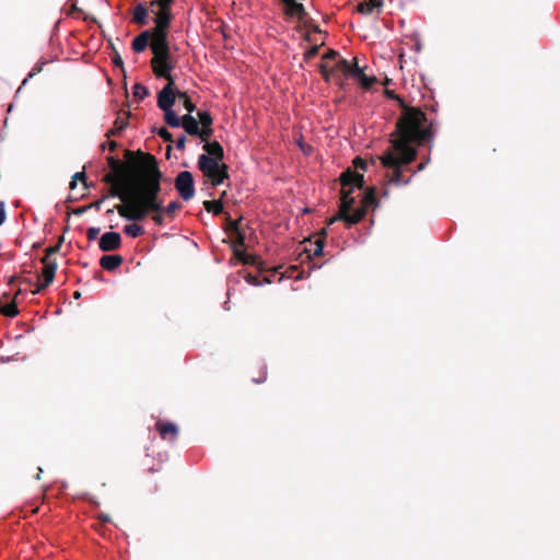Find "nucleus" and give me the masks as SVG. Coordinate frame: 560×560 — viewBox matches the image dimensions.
Returning a JSON list of instances; mask_svg holds the SVG:
<instances>
[{"mask_svg":"<svg viewBox=\"0 0 560 560\" xmlns=\"http://www.w3.org/2000/svg\"><path fill=\"white\" fill-rule=\"evenodd\" d=\"M124 232L131 237H138L141 234H143L144 231L141 225L132 223V224L125 225Z\"/></svg>","mask_w":560,"mask_h":560,"instance_id":"c85d7f7f","label":"nucleus"},{"mask_svg":"<svg viewBox=\"0 0 560 560\" xmlns=\"http://www.w3.org/2000/svg\"><path fill=\"white\" fill-rule=\"evenodd\" d=\"M151 10L155 14V28L153 31L168 32V27L173 19L172 9L156 8L155 10V8H151Z\"/></svg>","mask_w":560,"mask_h":560,"instance_id":"9d476101","label":"nucleus"},{"mask_svg":"<svg viewBox=\"0 0 560 560\" xmlns=\"http://www.w3.org/2000/svg\"><path fill=\"white\" fill-rule=\"evenodd\" d=\"M42 262L44 265V268H43L44 282L36 283L34 290H32L33 294L40 293L55 279V275H56V270H57V262L55 260H52L51 258H48V257H44L42 259Z\"/></svg>","mask_w":560,"mask_h":560,"instance_id":"0eeeda50","label":"nucleus"},{"mask_svg":"<svg viewBox=\"0 0 560 560\" xmlns=\"http://www.w3.org/2000/svg\"><path fill=\"white\" fill-rule=\"evenodd\" d=\"M101 232V229L100 228H95V226H91L86 230V237L88 240L91 242V241H94L97 238L98 234Z\"/></svg>","mask_w":560,"mask_h":560,"instance_id":"58836bf2","label":"nucleus"},{"mask_svg":"<svg viewBox=\"0 0 560 560\" xmlns=\"http://www.w3.org/2000/svg\"><path fill=\"white\" fill-rule=\"evenodd\" d=\"M185 144H186V136L185 135H180L176 141H175V148L177 150H184L185 149Z\"/></svg>","mask_w":560,"mask_h":560,"instance_id":"79ce46f5","label":"nucleus"},{"mask_svg":"<svg viewBox=\"0 0 560 560\" xmlns=\"http://www.w3.org/2000/svg\"><path fill=\"white\" fill-rule=\"evenodd\" d=\"M58 250H59V245L48 247V248L46 249V253H45V256H44V257H48V258H50V256H51V255H54V254H56Z\"/></svg>","mask_w":560,"mask_h":560,"instance_id":"de8ad7c7","label":"nucleus"},{"mask_svg":"<svg viewBox=\"0 0 560 560\" xmlns=\"http://www.w3.org/2000/svg\"><path fill=\"white\" fill-rule=\"evenodd\" d=\"M77 182H78V180H75V179H73V178L71 179V182H70V184H69V188H70L71 190H73V189L77 187Z\"/></svg>","mask_w":560,"mask_h":560,"instance_id":"13d9d810","label":"nucleus"},{"mask_svg":"<svg viewBox=\"0 0 560 560\" xmlns=\"http://www.w3.org/2000/svg\"><path fill=\"white\" fill-rule=\"evenodd\" d=\"M113 62L117 67H122L124 66V61H122V59H121V57L119 55H116L114 57Z\"/></svg>","mask_w":560,"mask_h":560,"instance_id":"8fccbe9b","label":"nucleus"},{"mask_svg":"<svg viewBox=\"0 0 560 560\" xmlns=\"http://www.w3.org/2000/svg\"><path fill=\"white\" fill-rule=\"evenodd\" d=\"M152 62L156 77L164 78L167 82L175 81L172 75V70L175 68V61L171 55L153 58Z\"/></svg>","mask_w":560,"mask_h":560,"instance_id":"39448f33","label":"nucleus"},{"mask_svg":"<svg viewBox=\"0 0 560 560\" xmlns=\"http://www.w3.org/2000/svg\"><path fill=\"white\" fill-rule=\"evenodd\" d=\"M150 38H151V31H149V30L143 31L138 36H136L132 39V44H131L133 51L142 52L147 48Z\"/></svg>","mask_w":560,"mask_h":560,"instance_id":"a211bd4d","label":"nucleus"},{"mask_svg":"<svg viewBox=\"0 0 560 560\" xmlns=\"http://www.w3.org/2000/svg\"><path fill=\"white\" fill-rule=\"evenodd\" d=\"M133 21L139 25L148 23V8L143 3L136 5L133 10Z\"/></svg>","mask_w":560,"mask_h":560,"instance_id":"4be33fe9","label":"nucleus"},{"mask_svg":"<svg viewBox=\"0 0 560 560\" xmlns=\"http://www.w3.org/2000/svg\"><path fill=\"white\" fill-rule=\"evenodd\" d=\"M156 430L163 440L174 441L178 434V428L173 422L156 423Z\"/></svg>","mask_w":560,"mask_h":560,"instance_id":"4468645a","label":"nucleus"},{"mask_svg":"<svg viewBox=\"0 0 560 560\" xmlns=\"http://www.w3.org/2000/svg\"><path fill=\"white\" fill-rule=\"evenodd\" d=\"M203 150L211 158H217L220 161L223 159V147L218 141L205 142Z\"/></svg>","mask_w":560,"mask_h":560,"instance_id":"6ab92c4d","label":"nucleus"},{"mask_svg":"<svg viewBox=\"0 0 560 560\" xmlns=\"http://www.w3.org/2000/svg\"><path fill=\"white\" fill-rule=\"evenodd\" d=\"M408 165H409V163L401 164V166H400V168H399V171H400L399 176H400L401 182H400V183H397V182H394V180H393V174H394L393 168H392V167L384 166V165L382 164V166L386 170V177L388 178V182H389L390 184H395V185H407V184H409V183H410L411 177H412V176H415V173H417V172L415 171L413 173H411V176H409L407 179H404V177H402V172H404V170H405V168H407V167H408Z\"/></svg>","mask_w":560,"mask_h":560,"instance_id":"412c9836","label":"nucleus"},{"mask_svg":"<svg viewBox=\"0 0 560 560\" xmlns=\"http://www.w3.org/2000/svg\"><path fill=\"white\" fill-rule=\"evenodd\" d=\"M155 214L152 217V220L154 221L155 224L158 225H162L164 220H163V214H165V212H154Z\"/></svg>","mask_w":560,"mask_h":560,"instance_id":"37998d69","label":"nucleus"},{"mask_svg":"<svg viewBox=\"0 0 560 560\" xmlns=\"http://www.w3.org/2000/svg\"><path fill=\"white\" fill-rule=\"evenodd\" d=\"M128 126L127 118L117 117L115 127L109 129L106 133L107 137L118 136Z\"/></svg>","mask_w":560,"mask_h":560,"instance_id":"a878e982","label":"nucleus"},{"mask_svg":"<svg viewBox=\"0 0 560 560\" xmlns=\"http://www.w3.org/2000/svg\"><path fill=\"white\" fill-rule=\"evenodd\" d=\"M338 70L345 75L357 79L359 75L364 73L363 69L358 65L357 61L350 62L343 58L338 60Z\"/></svg>","mask_w":560,"mask_h":560,"instance_id":"f8f14e48","label":"nucleus"},{"mask_svg":"<svg viewBox=\"0 0 560 560\" xmlns=\"http://www.w3.org/2000/svg\"><path fill=\"white\" fill-rule=\"evenodd\" d=\"M174 85L175 81L167 82L159 92L158 106L161 110H167L173 108L177 95L174 92Z\"/></svg>","mask_w":560,"mask_h":560,"instance_id":"1a4fd4ad","label":"nucleus"},{"mask_svg":"<svg viewBox=\"0 0 560 560\" xmlns=\"http://www.w3.org/2000/svg\"><path fill=\"white\" fill-rule=\"evenodd\" d=\"M383 7L382 0H364L358 4V11L362 14H371L375 8Z\"/></svg>","mask_w":560,"mask_h":560,"instance_id":"5701e85b","label":"nucleus"},{"mask_svg":"<svg viewBox=\"0 0 560 560\" xmlns=\"http://www.w3.org/2000/svg\"><path fill=\"white\" fill-rule=\"evenodd\" d=\"M121 245V236L118 232H105L98 240V247L102 252H112Z\"/></svg>","mask_w":560,"mask_h":560,"instance_id":"9b49d317","label":"nucleus"},{"mask_svg":"<svg viewBox=\"0 0 560 560\" xmlns=\"http://www.w3.org/2000/svg\"><path fill=\"white\" fill-rule=\"evenodd\" d=\"M205 176L211 180L213 186H219L224 182L225 178H228L226 166L223 164H219L217 171H214L210 175Z\"/></svg>","mask_w":560,"mask_h":560,"instance_id":"aec40b11","label":"nucleus"},{"mask_svg":"<svg viewBox=\"0 0 560 560\" xmlns=\"http://www.w3.org/2000/svg\"><path fill=\"white\" fill-rule=\"evenodd\" d=\"M158 135L165 141V142H173V135L165 128L161 127L158 130Z\"/></svg>","mask_w":560,"mask_h":560,"instance_id":"4c0bfd02","label":"nucleus"},{"mask_svg":"<svg viewBox=\"0 0 560 560\" xmlns=\"http://www.w3.org/2000/svg\"><path fill=\"white\" fill-rule=\"evenodd\" d=\"M132 94L136 98L142 101L149 95V90L141 83H136L132 86Z\"/></svg>","mask_w":560,"mask_h":560,"instance_id":"7c9ffc66","label":"nucleus"},{"mask_svg":"<svg viewBox=\"0 0 560 560\" xmlns=\"http://www.w3.org/2000/svg\"><path fill=\"white\" fill-rule=\"evenodd\" d=\"M203 207L208 212H212L214 215H218L223 211V203L220 199L206 200L203 202Z\"/></svg>","mask_w":560,"mask_h":560,"instance_id":"bb28decb","label":"nucleus"},{"mask_svg":"<svg viewBox=\"0 0 560 560\" xmlns=\"http://www.w3.org/2000/svg\"><path fill=\"white\" fill-rule=\"evenodd\" d=\"M0 314L11 317V318L15 317L19 314V310H18L15 301H11L9 303H3L0 300Z\"/></svg>","mask_w":560,"mask_h":560,"instance_id":"393cba45","label":"nucleus"},{"mask_svg":"<svg viewBox=\"0 0 560 560\" xmlns=\"http://www.w3.org/2000/svg\"><path fill=\"white\" fill-rule=\"evenodd\" d=\"M219 164L220 160L217 158H211L207 154H201L198 158V167L203 173V175H210L217 171Z\"/></svg>","mask_w":560,"mask_h":560,"instance_id":"ddd939ff","label":"nucleus"},{"mask_svg":"<svg viewBox=\"0 0 560 560\" xmlns=\"http://www.w3.org/2000/svg\"><path fill=\"white\" fill-rule=\"evenodd\" d=\"M122 264L120 255H104L100 259V265L107 271H115Z\"/></svg>","mask_w":560,"mask_h":560,"instance_id":"2eb2a0df","label":"nucleus"},{"mask_svg":"<svg viewBox=\"0 0 560 560\" xmlns=\"http://www.w3.org/2000/svg\"><path fill=\"white\" fill-rule=\"evenodd\" d=\"M189 136H196L200 133V126L198 120L190 114L183 116V125L180 126Z\"/></svg>","mask_w":560,"mask_h":560,"instance_id":"dca6fc26","label":"nucleus"},{"mask_svg":"<svg viewBox=\"0 0 560 560\" xmlns=\"http://www.w3.org/2000/svg\"><path fill=\"white\" fill-rule=\"evenodd\" d=\"M266 381V371H264V376L261 378H253V382L256 384H260Z\"/></svg>","mask_w":560,"mask_h":560,"instance_id":"6e6d98bb","label":"nucleus"},{"mask_svg":"<svg viewBox=\"0 0 560 560\" xmlns=\"http://www.w3.org/2000/svg\"><path fill=\"white\" fill-rule=\"evenodd\" d=\"M213 133L212 126L209 127H200V133L196 135V137H199L202 142L209 141L210 137Z\"/></svg>","mask_w":560,"mask_h":560,"instance_id":"c9c22d12","label":"nucleus"},{"mask_svg":"<svg viewBox=\"0 0 560 560\" xmlns=\"http://www.w3.org/2000/svg\"><path fill=\"white\" fill-rule=\"evenodd\" d=\"M165 122L172 128H180L183 125V117H179L174 110H163Z\"/></svg>","mask_w":560,"mask_h":560,"instance_id":"b1692460","label":"nucleus"},{"mask_svg":"<svg viewBox=\"0 0 560 560\" xmlns=\"http://www.w3.org/2000/svg\"><path fill=\"white\" fill-rule=\"evenodd\" d=\"M285 7L287 14L291 16L303 18L305 14L304 5L296 0H281Z\"/></svg>","mask_w":560,"mask_h":560,"instance_id":"f3484780","label":"nucleus"},{"mask_svg":"<svg viewBox=\"0 0 560 560\" xmlns=\"http://www.w3.org/2000/svg\"><path fill=\"white\" fill-rule=\"evenodd\" d=\"M244 262H245V264L256 265V262H257V258H256V257H254V256H247V257L244 259Z\"/></svg>","mask_w":560,"mask_h":560,"instance_id":"603ef678","label":"nucleus"},{"mask_svg":"<svg viewBox=\"0 0 560 560\" xmlns=\"http://www.w3.org/2000/svg\"><path fill=\"white\" fill-rule=\"evenodd\" d=\"M177 95L180 100H183V105L187 109V114H190L196 110V105L191 102L190 97L185 92H177Z\"/></svg>","mask_w":560,"mask_h":560,"instance_id":"2f4dec72","label":"nucleus"},{"mask_svg":"<svg viewBox=\"0 0 560 560\" xmlns=\"http://www.w3.org/2000/svg\"><path fill=\"white\" fill-rule=\"evenodd\" d=\"M152 164L143 172L141 186L138 190L127 192L121 189H112L109 196L118 198L122 205L115 206L120 217L128 221H142L152 210L162 209L161 192L162 172L156 160L152 158Z\"/></svg>","mask_w":560,"mask_h":560,"instance_id":"f03ea898","label":"nucleus"},{"mask_svg":"<svg viewBox=\"0 0 560 560\" xmlns=\"http://www.w3.org/2000/svg\"><path fill=\"white\" fill-rule=\"evenodd\" d=\"M46 61H39L37 62L32 71L27 74V77L23 80L21 86L19 88L18 92L21 91V89L27 83L28 79L33 78L35 74L39 73L43 70L44 65Z\"/></svg>","mask_w":560,"mask_h":560,"instance_id":"473e14b6","label":"nucleus"},{"mask_svg":"<svg viewBox=\"0 0 560 560\" xmlns=\"http://www.w3.org/2000/svg\"><path fill=\"white\" fill-rule=\"evenodd\" d=\"M339 56H338V52L335 51V50H329L328 52H326L324 55V59H337V61L339 60ZM336 67L338 68V63L336 65Z\"/></svg>","mask_w":560,"mask_h":560,"instance_id":"c03bdc74","label":"nucleus"},{"mask_svg":"<svg viewBox=\"0 0 560 560\" xmlns=\"http://www.w3.org/2000/svg\"><path fill=\"white\" fill-rule=\"evenodd\" d=\"M322 74L326 80H328L329 73H328L326 66H324V65L322 66Z\"/></svg>","mask_w":560,"mask_h":560,"instance_id":"5fc2aeb1","label":"nucleus"},{"mask_svg":"<svg viewBox=\"0 0 560 560\" xmlns=\"http://www.w3.org/2000/svg\"><path fill=\"white\" fill-rule=\"evenodd\" d=\"M75 180H81L86 186V176L84 172H78L72 176Z\"/></svg>","mask_w":560,"mask_h":560,"instance_id":"49530a36","label":"nucleus"},{"mask_svg":"<svg viewBox=\"0 0 560 560\" xmlns=\"http://www.w3.org/2000/svg\"><path fill=\"white\" fill-rule=\"evenodd\" d=\"M431 124L418 108H407L396 126V136L390 139L386 151L378 156L381 164L393 168V180L400 183L401 164L411 163L417 155V147L432 138Z\"/></svg>","mask_w":560,"mask_h":560,"instance_id":"f257e3e1","label":"nucleus"},{"mask_svg":"<svg viewBox=\"0 0 560 560\" xmlns=\"http://www.w3.org/2000/svg\"><path fill=\"white\" fill-rule=\"evenodd\" d=\"M323 250H324V242L320 240H317L315 243V248L313 250V255L320 256L323 254Z\"/></svg>","mask_w":560,"mask_h":560,"instance_id":"a19ab883","label":"nucleus"},{"mask_svg":"<svg viewBox=\"0 0 560 560\" xmlns=\"http://www.w3.org/2000/svg\"><path fill=\"white\" fill-rule=\"evenodd\" d=\"M198 122L200 127H209L212 126L213 119L211 114L208 110H198L197 112Z\"/></svg>","mask_w":560,"mask_h":560,"instance_id":"cd10ccee","label":"nucleus"},{"mask_svg":"<svg viewBox=\"0 0 560 560\" xmlns=\"http://www.w3.org/2000/svg\"><path fill=\"white\" fill-rule=\"evenodd\" d=\"M175 0H152L150 2V8H168L172 9V5Z\"/></svg>","mask_w":560,"mask_h":560,"instance_id":"e433bc0d","label":"nucleus"},{"mask_svg":"<svg viewBox=\"0 0 560 560\" xmlns=\"http://www.w3.org/2000/svg\"><path fill=\"white\" fill-rule=\"evenodd\" d=\"M175 188L185 201H189L195 196V182L189 171H182L175 178Z\"/></svg>","mask_w":560,"mask_h":560,"instance_id":"20e7f679","label":"nucleus"},{"mask_svg":"<svg viewBox=\"0 0 560 560\" xmlns=\"http://www.w3.org/2000/svg\"><path fill=\"white\" fill-rule=\"evenodd\" d=\"M364 89H370L372 84L375 82L374 77H369L365 73H362L355 79Z\"/></svg>","mask_w":560,"mask_h":560,"instance_id":"72a5a7b5","label":"nucleus"},{"mask_svg":"<svg viewBox=\"0 0 560 560\" xmlns=\"http://www.w3.org/2000/svg\"><path fill=\"white\" fill-rule=\"evenodd\" d=\"M73 296H74V299H80L81 298V293L79 291H75Z\"/></svg>","mask_w":560,"mask_h":560,"instance_id":"680f3d73","label":"nucleus"},{"mask_svg":"<svg viewBox=\"0 0 560 560\" xmlns=\"http://www.w3.org/2000/svg\"><path fill=\"white\" fill-rule=\"evenodd\" d=\"M107 164L110 173L106 174L104 180L114 186L113 189H120L122 185V165L119 160L109 155L107 156Z\"/></svg>","mask_w":560,"mask_h":560,"instance_id":"6e6552de","label":"nucleus"},{"mask_svg":"<svg viewBox=\"0 0 560 560\" xmlns=\"http://www.w3.org/2000/svg\"><path fill=\"white\" fill-rule=\"evenodd\" d=\"M5 221V203L0 201V225Z\"/></svg>","mask_w":560,"mask_h":560,"instance_id":"a18cd8bd","label":"nucleus"},{"mask_svg":"<svg viewBox=\"0 0 560 560\" xmlns=\"http://www.w3.org/2000/svg\"><path fill=\"white\" fill-rule=\"evenodd\" d=\"M364 184V177L362 174H350L342 176V187L340 196L339 212L335 217L330 218L328 225L334 224L337 221H343L349 226L358 223L366 214V206H378L375 196V189L370 188L363 198V206L353 210L354 198L351 196L354 188H362Z\"/></svg>","mask_w":560,"mask_h":560,"instance_id":"7ed1b4c3","label":"nucleus"},{"mask_svg":"<svg viewBox=\"0 0 560 560\" xmlns=\"http://www.w3.org/2000/svg\"><path fill=\"white\" fill-rule=\"evenodd\" d=\"M316 51H317V48H312V49L307 52V55H308V56H313V55H315V54H316Z\"/></svg>","mask_w":560,"mask_h":560,"instance_id":"052dcab7","label":"nucleus"},{"mask_svg":"<svg viewBox=\"0 0 560 560\" xmlns=\"http://www.w3.org/2000/svg\"><path fill=\"white\" fill-rule=\"evenodd\" d=\"M98 520H101L103 523H107L110 521V518L107 514H100Z\"/></svg>","mask_w":560,"mask_h":560,"instance_id":"864d4df0","label":"nucleus"},{"mask_svg":"<svg viewBox=\"0 0 560 560\" xmlns=\"http://www.w3.org/2000/svg\"><path fill=\"white\" fill-rule=\"evenodd\" d=\"M154 58L170 56L168 32L151 31Z\"/></svg>","mask_w":560,"mask_h":560,"instance_id":"423d86ee","label":"nucleus"},{"mask_svg":"<svg viewBox=\"0 0 560 560\" xmlns=\"http://www.w3.org/2000/svg\"><path fill=\"white\" fill-rule=\"evenodd\" d=\"M425 164H427V163H420V164L418 165V167H417L416 172H420V171H422V170L425 167Z\"/></svg>","mask_w":560,"mask_h":560,"instance_id":"bf43d9fd","label":"nucleus"},{"mask_svg":"<svg viewBox=\"0 0 560 560\" xmlns=\"http://www.w3.org/2000/svg\"><path fill=\"white\" fill-rule=\"evenodd\" d=\"M104 200H105V197H104V198H102L101 200L96 201V202H93V203L89 205V206H88V208H89V209L94 208V209H96V210H100V209H101V205H102V202H103Z\"/></svg>","mask_w":560,"mask_h":560,"instance_id":"09e8293b","label":"nucleus"},{"mask_svg":"<svg viewBox=\"0 0 560 560\" xmlns=\"http://www.w3.org/2000/svg\"><path fill=\"white\" fill-rule=\"evenodd\" d=\"M88 209H89L88 206L77 208L73 210V214L82 215Z\"/></svg>","mask_w":560,"mask_h":560,"instance_id":"3c124183","label":"nucleus"},{"mask_svg":"<svg viewBox=\"0 0 560 560\" xmlns=\"http://www.w3.org/2000/svg\"><path fill=\"white\" fill-rule=\"evenodd\" d=\"M355 167H359L365 172L370 171L371 167L375 166V160H371L370 162L364 161L360 158H357L354 160Z\"/></svg>","mask_w":560,"mask_h":560,"instance_id":"f704fd0d","label":"nucleus"},{"mask_svg":"<svg viewBox=\"0 0 560 560\" xmlns=\"http://www.w3.org/2000/svg\"><path fill=\"white\" fill-rule=\"evenodd\" d=\"M105 148H106V143H102V144H101V149H102V150H105Z\"/></svg>","mask_w":560,"mask_h":560,"instance_id":"e2e57ef3","label":"nucleus"},{"mask_svg":"<svg viewBox=\"0 0 560 560\" xmlns=\"http://www.w3.org/2000/svg\"><path fill=\"white\" fill-rule=\"evenodd\" d=\"M182 208V203L177 200L171 201L166 207L162 205L161 210H152L151 212H165V214L173 215L176 210Z\"/></svg>","mask_w":560,"mask_h":560,"instance_id":"c756f323","label":"nucleus"},{"mask_svg":"<svg viewBox=\"0 0 560 560\" xmlns=\"http://www.w3.org/2000/svg\"><path fill=\"white\" fill-rule=\"evenodd\" d=\"M108 147H109V150H110V151H115V149L117 148V143H116L115 141H110V142L108 143Z\"/></svg>","mask_w":560,"mask_h":560,"instance_id":"4d7b16f0","label":"nucleus"},{"mask_svg":"<svg viewBox=\"0 0 560 560\" xmlns=\"http://www.w3.org/2000/svg\"><path fill=\"white\" fill-rule=\"evenodd\" d=\"M245 281L250 284V285H255V287H258V285H261L262 282L259 281L258 277L257 276H254L252 273H248L246 277H245Z\"/></svg>","mask_w":560,"mask_h":560,"instance_id":"ea45409f","label":"nucleus"}]
</instances>
